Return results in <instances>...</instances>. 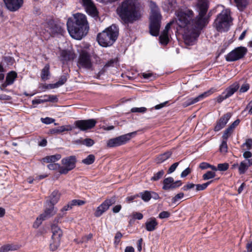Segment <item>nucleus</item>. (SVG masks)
<instances>
[{"mask_svg": "<svg viewBox=\"0 0 252 252\" xmlns=\"http://www.w3.org/2000/svg\"><path fill=\"white\" fill-rule=\"evenodd\" d=\"M199 15L192 20L193 12L192 10L186 9L176 12V22L179 27L185 30L184 40L187 45H193L199 35L200 30L205 24V15L208 8L206 0H199L197 3Z\"/></svg>", "mask_w": 252, "mask_h": 252, "instance_id": "1", "label": "nucleus"}, {"mask_svg": "<svg viewBox=\"0 0 252 252\" xmlns=\"http://www.w3.org/2000/svg\"><path fill=\"white\" fill-rule=\"evenodd\" d=\"M117 13L125 24H132L142 16L136 0H124L117 7Z\"/></svg>", "mask_w": 252, "mask_h": 252, "instance_id": "2", "label": "nucleus"}, {"mask_svg": "<svg viewBox=\"0 0 252 252\" xmlns=\"http://www.w3.org/2000/svg\"><path fill=\"white\" fill-rule=\"evenodd\" d=\"M74 20L69 18L66 25L70 36L76 39H81L85 36L89 29L86 16L81 13L74 15Z\"/></svg>", "mask_w": 252, "mask_h": 252, "instance_id": "3", "label": "nucleus"}, {"mask_svg": "<svg viewBox=\"0 0 252 252\" xmlns=\"http://www.w3.org/2000/svg\"><path fill=\"white\" fill-rule=\"evenodd\" d=\"M119 35V28L115 25L109 27L97 36L100 45L103 47L111 46L117 40Z\"/></svg>", "mask_w": 252, "mask_h": 252, "instance_id": "4", "label": "nucleus"}, {"mask_svg": "<svg viewBox=\"0 0 252 252\" xmlns=\"http://www.w3.org/2000/svg\"><path fill=\"white\" fill-rule=\"evenodd\" d=\"M151 8L150 32L154 36H158L159 34V29L161 20V15L159 11L158 8L153 1L150 2Z\"/></svg>", "mask_w": 252, "mask_h": 252, "instance_id": "5", "label": "nucleus"}, {"mask_svg": "<svg viewBox=\"0 0 252 252\" xmlns=\"http://www.w3.org/2000/svg\"><path fill=\"white\" fill-rule=\"evenodd\" d=\"M231 22L230 11L226 9L218 15L214 23V26L219 32H225L228 30Z\"/></svg>", "mask_w": 252, "mask_h": 252, "instance_id": "6", "label": "nucleus"}, {"mask_svg": "<svg viewBox=\"0 0 252 252\" xmlns=\"http://www.w3.org/2000/svg\"><path fill=\"white\" fill-rule=\"evenodd\" d=\"M47 204L48 206L46 207L44 212L37 218L36 221L33 223L34 227L37 228L43 220L51 217L56 213L57 209L54 207V205Z\"/></svg>", "mask_w": 252, "mask_h": 252, "instance_id": "7", "label": "nucleus"}, {"mask_svg": "<svg viewBox=\"0 0 252 252\" xmlns=\"http://www.w3.org/2000/svg\"><path fill=\"white\" fill-rule=\"evenodd\" d=\"M247 53L246 47L240 46L235 48L225 56V60L227 62H234L244 58Z\"/></svg>", "mask_w": 252, "mask_h": 252, "instance_id": "8", "label": "nucleus"}, {"mask_svg": "<svg viewBox=\"0 0 252 252\" xmlns=\"http://www.w3.org/2000/svg\"><path fill=\"white\" fill-rule=\"evenodd\" d=\"M135 134L136 132H133L111 139L108 141L107 146L109 147H114L125 144L130 140L132 135Z\"/></svg>", "mask_w": 252, "mask_h": 252, "instance_id": "9", "label": "nucleus"}, {"mask_svg": "<svg viewBox=\"0 0 252 252\" xmlns=\"http://www.w3.org/2000/svg\"><path fill=\"white\" fill-rule=\"evenodd\" d=\"M76 162L75 156H70L63 158L62 160L63 166L60 167V173L64 174L67 173L75 167Z\"/></svg>", "mask_w": 252, "mask_h": 252, "instance_id": "10", "label": "nucleus"}, {"mask_svg": "<svg viewBox=\"0 0 252 252\" xmlns=\"http://www.w3.org/2000/svg\"><path fill=\"white\" fill-rule=\"evenodd\" d=\"M116 202V199L114 197L106 199L99 206H98L94 213L96 217H100L104 212H105L109 207L114 204Z\"/></svg>", "mask_w": 252, "mask_h": 252, "instance_id": "11", "label": "nucleus"}, {"mask_svg": "<svg viewBox=\"0 0 252 252\" xmlns=\"http://www.w3.org/2000/svg\"><path fill=\"white\" fill-rule=\"evenodd\" d=\"M78 65L87 69L92 68L93 63L91 60L90 55L86 51H82L79 56Z\"/></svg>", "mask_w": 252, "mask_h": 252, "instance_id": "12", "label": "nucleus"}, {"mask_svg": "<svg viewBox=\"0 0 252 252\" xmlns=\"http://www.w3.org/2000/svg\"><path fill=\"white\" fill-rule=\"evenodd\" d=\"M44 30L50 36H53L56 33H61L63 31L62 27L56 24L53 21H50L45 23Z\"/></svg>", "mask_w": 252, "mask_h": 252, "instance_id": "13", "label": "nucleus"}, {"mask_svg": "<svg viewBox=\"0 0 252 252\" xmlns=\"http://www.w3.org/2000/svg\"><path fill=\"white\" fill-rule=\"evenodd\" d=\"M96 123L94 119L79 120L75 122V126L80 130L84 131L94 127Z\"/></svg>", "mask_w": 252, "mask_h": 252, "instance_id": "14", "label": "nucleus"}, {"mask_svg": "<svg viewBox=\"0 0 252 252\" xmlns=\"http://www.w3.org/2000/svg\"><path fill=\"white\" fill-rule=\"evenodd\" d=\"M213 93L212 89H211L207 92L203 93V94L199 95L198 96L195 98H190L187 100L183 103V106L185 107H188L190 105L194 104L200 100L206 97L211 94Z\"/></svg>", "mask_w": 252, "mask_h": 252, "instance_id": "15", "label": "nucleus"}, {"mask_svg": "<svg viewBox=\"0 0 252 252\" xmlns=\"http://www.w3.org/2000/svg\"><path fill=\"white\" fill-rule=\"evenodd\" d=\"M6 8L11 11L18 10L22 5L23 0H3Z\"/></svg>", "mask_w": 252, "mask_h": 252, "instance_id": "16", "label": "nucleus"}, {"mask_svg": "<svg viewBox=\"0 0 252 252\" xmlns=\"http://www.w3.org/2000/svg\"><path fill=\"white\" fill-rule=\"evenodd\" d=\"M163 186L162 189L164 190L174 189L177 187H180L182 185V183L180 181L174 182L173 178L172 177L165 178L163 180Z\"/></svg>", "mask_w": 252, "mask_h": 252, "instance_id": "17", "label": "nucleus"}, {"mask_svg": "<svg viewBox=\"0 0 252 252\" xmlns=\"http://www.w3.org/2000/svg\"><path fill=\"white\" fill-rule=\"evenodd\" d=\"M86 12L92 16L97 15V10L92 0H81Z\"/></svg>", "mask_w": 252, "mask_h": 252, "instance_id": "18", "label": "nucleus"}, {"mask_svg": "<svg viewBox=\"0 0 252 252\" xmlns=\"http://www.w3.org/2000/svg\"><path fill=\"white\" fill-rule=\"evenodd\" d=\"M231 114L227 113L222 116L217 122L214 130L218 131L223 128L230 119Z\"/></svg>", "mask_w": 252, "mask_h": 252, "instance_id": "19", "label": "nucleus"}, {"mask_svg": "<svg viewBox=\"0 0 252 252\" xmlns=\"http://www.w3.org/2000/svg\"><path fill=\"white\" fill-rule=\"evenodd\" d=\"M174 21H171L168 23L165 27L164 30L162 32L159 36V40L162 44H167L169 41L168 31L170 28L171 25L173 24Z\"/></svg>", "mask_w": 252, "mask_h": 252, "instance_id": "20", "label": "nucleus"}, {"mask_svg": "<svg viewBox=\"0 0 252 252\" xmlns=\"http://www.w3.org/2000/svg\"><path fill=\"white\" fill-rule=\"evenodd\" d=\"M61 193L58 190H54L51 195L49 196L48 199L46 201L47 204L55 205L59 200Z\"/></svg>", "mask_w": 252, "mask_h": 252, "instance_id": "21", "label": "nucleus"}, {"mask_svg": "<svg viewBox=\"0 0 252 252\" xmlns=\"http://www.w3.org/2000/svg\"><path fill=\"white\" fill-rule=\"evenodd\" d=\"M239 87L238 83L235 82L229 87L227 88L223 93L226 97L228 98L232 95L238 90Z\"/></svg>", "mask_w": 252, "mask_h": 252, "instance_id": "22", "label": "nucleus"}, {"mask_svg": "<svg viewBox=\"0 0 252 252\" xmlns=\"http://www.w3.org/2000/svg\"><path fill=\"white\" fill-rule=\"evenodd\" d=\"M158 225V222L155 218H150L145 223L146 229L148 231H154Z\"/></svg>", "mask_w": 252, "mask_h": 252, "instance_id": "23", "label": "nucleus"}, {"mask_svg": "<svg viewBox=\"0 0 252 252\" xmlns=\"http://www.w3.org/2000/svg\"><path fill=\"white\" fill-rule=\"evenodd\" d=\"M61 57L62 60L67 61L73 60L75 57V54L72 51L63 50L61 52Z\"/></svg>", "mask_w": 252, "mask_h": 252, "instance_id": "24", "label": "nucleus"}, {"mask_svg": "<svg viewBox=\"0 0 252 252\" xmlns=\"http://www.w3.org/2000/svg\"><path fill=\"white\" fill-rule=\"evenodd\" d=\"M52 239L61 240L63 235V232L61 228L55 224L52 225Z\"/></svg>", "mask_w": 252, "mask_h": 252, "instance_id": "25", "label": "nucleus"}, {"mask_svg": "<svg viewBox=\"0 0 252 252\" xmlns=\"http://www.w3.org/2000/svg\"><path fill=\"white\" fill-rule=\"evenodd\" d=\"M232 167L233 168L238 167L239 173L240 174H244L249 167L246 163V161L243 160L240 162L239 165L238 164H234L232 165Z\"/></svg>", "mask_w": 252, "mask_h": 252, "instance_id": "26", "label": "nucleus"}, {"mask_svg": "<svg viewBox=\"0 0 252 252\" xmlns=\"http://www.w3.org/2000/svg\"><path fill=\"white\" fill-rule=\"evenodd\" d=\"M71 130V128L69 126H63L57 128L52 129L50 130V132L52 134H58L62 133L65 131H69Z\"/></svg>", "mask_w": 252, "mask_h": 252, "instance_id": "27", "label": "nucleus"}, {"mask_svg": "<svg viewBox=\"0 0 252 252\" xmlns=\"http://www.w3.org/2000/svg\"><path fill=\"white\" fill-rule=\"evenodd\" d=\"M171 155V152H167L164 153L163 154H161L159 155L156 159V161L157 163L160 164L166 159H167L168 158H170V157Z\"/></svg>", "mask_w": 252, "mask_h": 252, "instance_id": "28", "label": "nucleus"}, {"mask_svg": "<svg viewBox=\"0 0 252 252\" xmlns=\"http://www.w3.org/2000/svg\"><path fill=\"white\" fill-rule=\"evenodd\" d=\"M61 158V156L59 154L47 156L43 159L44 162L47 163H55L56 161Z\"/></svg>", "mask_w": 252, "mask_h": 252, "instance_id": "29", "label": "nucleus"}, {"mask_svg": "<svg viewBox=\"0 0 252 252\" xmlns=\"http://www.w3.org/2000/svg\"><path fill=\"white\" fill-rule=\"evenodd\" d=\"M50 66L47 64L45 65L44 67L42 69L41 73V77L42 80H46L49 78L50 72H49Z\"/></svg>", "mask_w": 252, "mask_h": 252, "instance_id": "30", "label": "nucleus"}, {"mask_svg": "<svg viewBox=\"0 0 252 252\" xmlns=\"http://www.w3.org/2000/svg\"><path fill=\"white\" fill-rule=\"evenodd\" d=\"M19 249L17 245L7 244L2 246L0 248V252H8L10 251H15Z\"/></svg>", "mask_w": 252, "mask_h": 252, "instance_id": "31", "label": "nucleus"}, {"mask_svg": "<svg viewBox=\"0 0 252 252\" xmlns=\"http://www.w3.org/2000/svg\"><path fill=\"white\" fill-rule=\"evenodd\" d=\"M16 77L17 73L15 71H11L8 73L6 77V82H8V84L11 85L13 83Z\"/></svg>", "mask_w": 252, "mask_h": 252, "instance_id": "32", "label": "nucleus"}, {"mask_svg": "<svg viewBox=\"0 0 252 252\" xmlns=\"http://www.w3.org/2000/svg\"><path fill=\"white\" fill-rule=\"evenodd\" d=\"M249 0H234L238 8L243 10L247 5Z\"/></svg>", "mask_w": 252, "mask_h": 252, "instance_id": "33", "label": "nucleus"}, {"mask_svg": "<svg viewBox=\"0 0 252 252\" xmlns=\"http://www.w3.org/2000/svg\"><path fill=\"white\" fill-rule=\"evenodd\" d=\"M60 241L61 240L52 238V242L50 245V250L52 251L57 250L60 244Z\"/></svg>", "mask_w": 252, "mask_h": 252, "instance_id": "34", "label": "nucleus"}, {"mask_svg": "<svg viewBox=\"0 0 252 252\" xmlns=\"http://www.w3.org/2000/svg\"><path fill=\"white\" fill-rule=\"evenodd\" d=\"M241 147L243 148V150L249 151L251 150L252 148V139H247L246 142L242 145Z\"/></svg>", "mask_w": 252, "mask_h": 252, "instance_id": "35", "label": "nucleus"}, {"mask_svg": "<svg viewBox=\"0 0 252 252\" xmlns=\"http://www.w3.org/2000/svg\"><path fill=\"white\" fill-rule=\"evenodd\" d=\"M215 176L216 173L215 172L208 171L205 174H203L202 178L204 180H208L214 178Z\"/></svg>", "mask_w": 252, "mask_h": 252, "instance_id": "36", "label": "nucleus"}, {"mask_svg": "<svg viewBox=\"0 0 252 252\" xmlns=\"http://www.w3.org/2000/svg\"><path fill=\"white\" fill-rule=\"evenodd\" d=\"M95 159V157L93 155H89L86 158L82 160V162L86 164H92Z\"/></svg>", "mask_w": 252, "mask_h": 252, "instance_id": "37", "label": "nucleus"}, {"mask_svg": "<svg viewBox=\"0 0 252 252\" xmlns=\"http://www.w3.org/2000/svg\"><path fill=\"white\" fill-rule=\"evenodd\" d=\"M142 199L145 202H148L151 199L150 192L146 190L140 193Z\"/></svg>", "mask_w": 252, "mask_h": 252, "instance_id": "38", "label": "nucleus"}, {"mask_svg": "<svg viewBox=\"0 0 252 252\" xmlns=\"http://www.w3.org/2000/svg\"><path fill=\"white\" fill-rule=\"evenodd\" d=\"M164 174V172L163 170L159 171L154 175V176L151 178V180L154 181H158L163 176Z\"/></svg>", "mask_w": 252, "mask_h": 252, "instance_id": "39", "label": "nucleus"}, {"mask_svg": "<svg viewBox=\"0 0 252 252\" xmlns=\"http://www.w3.org/2000/svg\"><path fill=\"white\" fill-rule=\"evenodd\" d=\"M213 181H209L207 183H204L203 184H197V185H196L195 186H196V190L197 191H199V190H204L209 185H210Z\"/></svg>", "mask_w": 252, "mask_h": 252, "instance_id": "40", "label": "nucleus"}, {"mask_svg": "<svg viewBox=\"0 0 252 252\" xmlns=\"http://www.w3.org/2000/svg\"><path fill=\"white\" fill-rule=\"evenodd\" d=\"M67 75H64L61 76V77L59 78V81L57 82H56V86H61L63 85L67 81Z\"/></svg>", "mask_w": 252, "mask_h": 252, "instance_id": "41", "label": "nucleus"}, {"mask_svg": "<svg viewBox=\"0 0 252 252\" xmlns=\"http://www.w3.org/2000/svg\"><path fill=\"white\" fill-rule=\"evenodd\" d=\"M92 237H93V234L90 233L88 235L83 237L81 240L78 241V239H76V240H75V241L77 243H82L83 242H87L88 241L91 239Z\"/></svg>", "mask_w": 252, "mask_h": 252, "instance_id": "42", "label": "nucleus"}, {"mask_svg": "<svg viewBox=\"0 0 252 252\" xmlns=\"http://www.w3.org/2000/svg\"><path fill=\"white\" fill-rule=\"evenodd\" d=\"M229 164L227 163H219L218 165V170L225 171L228 169Z\"/></svg>", "mask_w": 252, "mask_h": 252, "instance_id": "43", "label": "nucleus"}, {"mask_svg": "<svg viewBox=\"0 0 252 252\" xmlns=\"http://www.w3.org/2000/svg\"><path fill=\"white\" fill-rule=\"evenodd\" d=\"M232 131L233 130L231 129V127H228L227 128H226L224 131L223 134L222 135L223 139L227 140V138L230 136Z\"/></svg>", "mask_w": 252, "mask_h": 252, "instance_id": "44", "label": "nucleus"}, {"mask_svg": "<svg viewBox=\"0 0 252 252\" xmlns=\"http://www.w3.org/2000/svg\"><path fill=\"white\" fill-rule=\"evenodd\" d=\"M147 110V108L144 107H133L131 109V111L133 113H144Z\"/></svg>", "mask_w": 252, "mask_h": 252, "instance_id": "45", "label": "nucleus"}, {"mask_svg": "<svg viewBox=\"0 0 252 252\" xmlns=\"http://www.w3.org/2000/svg\"><path fill=\"white\" fill-rule=\"evenodd\" d=\"M226 140L223 139L222 143L220 146V151L222 153H226L227 151V146L226 143Z\"/></svg>", "mask_w": 252, "mask_h": 252, "instance_id": "46", "label": "nucleus"}, {"mask_svg": "<svg viewBox=\"0 0 252 252\" xmlns=\"http://www.w3.org/2000/svg\"><path fill=\"white\" fill-rule=\"evenodd\" d=\"M184 193L180 192L176 195L172 199V202L174 204H176L180 199H182L184 197Z\"/></svg>", "mask_w": 252, "mask_h": 252, "instance_id": "47", "label": "nucleus"}, {"mask_svg": "<svg viewBox=\"0 0 252 252\" xmlns=\"http://www.w3.org/2000/svg\"><path fill=\"white\" fill-rule=\"evenodd\" d=\"M82 144L88 147L92 146L94 144V141L91 138H86L82 141Z\"/></svg>", "mask_w": 252, "mask_h": 252, "instance_id": "48", "label": "nucleus"}, {"mask_svg": "<svg viewBox=\"0 0 252 252\" xmlns=\"http://www.w3.org/2000/svg\"><path fill=\"white\" fill-rule=\"evenodd\" d=\"M71 202L73 205L74 206H81L85 204V202L83 200L79 199H73L71 201Z\"/></svg>", "mask_w": 252, "mask_h": 252, "instance_id": "49", "label": "nucleus"}, {"mask_svg": "<svg viewBox=\"0 0 252 252\" xmlns=\"http://www.w3.org/2000/svg\"><path fill=\"white\" fill-rule=\"evenodd\" d=\"M47 166L48 168L50 170L59 169V171L60 170V167H61V166L59 164L55 163H50Z\"/></svg>", "mask_w": 252, "mask_h": 252, "instance_id": "50", "label": "nucleus"}, {"mask_svg": "<svg viewBox=\"0 0 252 252\" xmlns=\"http://www.w3.org/2000/svg\"><path fill=\"white\" fill-rule=\"evenodd\" d=\"M249 88H250L249 84L248 83H245L242 85V86L241 87V88L240 89L239 91L241 93H245L247 91H248Z\"/></svg>", "mask_w": 252, "mask_h": 252, "instance_id": "51", "label": "nucleus"}, {"mask_svg": "<svg viewBox=\"0 0 252 252\" xmlns=\"http://www.w3.org/2000/svg\"><path fill=\"white\" fill-rule=\"evenodd\" d=\"M41 121L44 124H50L54 122L55 120L51 118L46 117L45 118H41Z\"/></svg>", "mask_w": 252, "mask_h": 252, "instance_id": "52", "label": "nucleus"}, {"mask_svg": "<svg viewBox=\"0 0 252 252\" xmlns=\"http://www.w3.org/2000/svg\"><path fill=\"white\" fill-rule=\"evenodd\" d=\"M73 207V205L70 202H68V204L64 206L61 210V212L63 214L64 213V211H68V210H69L70 209H71Z\"/></svg>", "mask_w": 252, "mask_h": 252, "instance_id": "53", "label": "nucleus"}, {"mask_svg": "<svg viewBox=\"0 0 252 252\" xmlns=\"http://www.w3.org/2000/svg\"><path fill=\"white\" fill-rule=\"evenodd\" d=\"M170 213L167 211H162L159 214L158 217L161 219L167 218L170 216Z\"/></svg>", "mask_w": 252, "mask_h": 252, "instance_id": "54", "label": "nucleus"}, {"mask_svg": "<svg viewBox=\"0 0 252 252\" xmlns=\"http://www.w3.org/2000/svg\"><path fill=\"white\" fill-rule=\"evenodd\" d=\"M122 236H123L121 232H117V233L116 234L115 236V242H114V243L116 244L117 245L120 242V239L122 238Z\"/></svg>", "mask_w": 252, "mask_h": 252, "instance_id": "55", "label": "nucleus"}, {"mask_svg": "<svg viewBox=\"0 0 252 252\" xmlns=\"http://www.w3.org/2000/svg\"><path fill=\"white\" fill-rule=\"evenodd\" d=\"M179 164L178 162H175L173 163L169 168L168 173L170 174L173 172L176 169L177 167Z\"/></svg>", "mask_w": 252, "mask_h": 252, "instance_id": "56", "label": "nucleus"}, {"mask_svg": "<svg viewBox=\"0 0 252 252\" xmlns=\"http://www.w3.org/2000/svg\"><path fill=\"white\" fill-rule=\"evenodd\" d=\"M245 152H244L243 154V156L244 158L246 159V160H247L249 158H250L252 157V153L248 151V150H244Z\"/></svg>", "mask_w": 252, "mask_h": 252, "instance_id": "57", "label": "nucleus"}, {"mask_svg": "<svg viewBox=\"0 0 252 252\" xmlns=\"http://www.w3.org/2000/svg\"><path fill=\"white\" fill-rule=\"evenodd\" d=\"M195 185L193 184V183H188L186 186H184L183 188H182V189L183 190H188L189 189H192L194 187Z\"/></svg>", "mask_w": 252, "mask_h": 252, "instance_id": "58", "label": "nucleus"}, {"mask_svg": "<svg viewBox=\"0 0 252 252\" xmlns=\"http://www.w3.org/2000/svg\"><path fill=\"white\" fill-rule=\"evenodd\" d=\"M191 172V169L189 168H187L184 170L181 174V177L183 178L188 176Z\"/></svg>", "mask_w": 252, "mask_h": 252, "instance_id": "59", "label": "nucleus"}, {"mask_svg": "<svg viewBox=\"0 0 252 252\" xmlns=\"http://www.w3.org/2000/svg\"><path fill=\"white\" fill-rule=\"evenodd\" d=\"M44 97L45 98L46 101H53L55 100H56L57 99L56 96L53 95H45V96H44Z\"/></svg>", "mask_w": 252, "mask_h": 252, "instance_id": "60", "label": "nucleus"}, {"mask_svg": "<svg viewBox=\"0 0 252 252\" xmlns=\"http://www.w3.org/2000/svg\"><path fill=\"white\" fill-rule=\"evenodd\" d=\"M227 97L223 92L221 95L219 96L217 98V101L219 103L221 102L223 100L227 99Z\"/></svg>", "mask_w": 252, "mask_h": 252, "instance_id": "61", "label": "nucleus"}, {"mask_svg": "<svg viewBox=\"0 0 252 252\" xmlns=\"http://www.w3.org/2000/svg\"><path fill=\"white\" fill-rule=\"evenodd\" d=\"M209 163L203 162L200 163L199 164V168H201L202 170L206 169L207 168H209Z\"/></svg>", "mask_w": 252, "mask_h": 252, "instance_id": "62", "label": "nucleus"}, {"mask_svg": "<svg viewBox=\"0 0 252 252\" xmlns=\"http://www.w3.org/2000/svg\"><path fill=\"white\" fill-rule=\"evenodd\" d=\"M46 101L45 98L44 99H35L32 101L33 104H38L43 103Z\"/></svg>", "mask_w": 252, "mask_h": 252, "instance_id": "63", "label": "nucleus"}, {"mask_svg": "<svg viewBox=\"0 0 252 252\" xmlns=\"http://www.w3.org/2000/svg\"><path fill=\"white\" fill-rule=\"evenodd\" d=\"M11 99V97L6 94H0V99L4 100H10Z\"/></svg>", "mask_w": 252, "mask_h": 252, "instance_id": "64", "label": "nucleus"}]
</instances>
